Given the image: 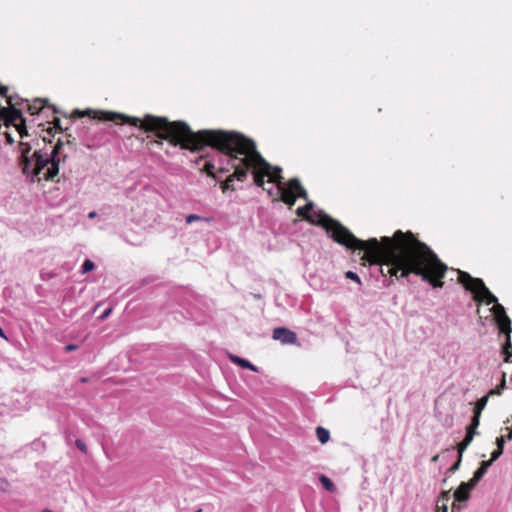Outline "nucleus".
<instances>
[{
    "label": "nucleus",
    "mask_w": 512,
    "mask_h": 512,
    "mask_svg": "<svg viewBox=\"0 0 512 512\" xmlns=\"http://www.w3.org/2000/svg\"><path fill=\"white\" fill-rule=\"evenodd\" d=\"M313 207L314 204L309 202L298 207L296 213L302 219L323 227L337 244L352 251L363 252L360 257L362 265H385L386 272L381 267L384 276L388 274L396 279H402L415 275L433 288H443L448 266L411 231L397 230L391 237L361 240L338 220L320 212L311 215Z\"/></svg>",
    "instance_id": "1"
},
{
    "label": "nucleus",
    "mask_w": 512,
    "mask_h": 512,
    "mask_svg": "<svg viewBox=\"0 0 512 512\" xmlns=\"http://www.w3.org/2000/svg\"><path fill=\"white\" fill-rule=\"evenodd\" d=\"M84 116H89L100 121L114 122L116 124H129L139 127L145 132H155L159 139L168 141L172 146H179L182 149L190 150L192 152L200 151L205 146H210L218 150L227 156L228 164L234 170L232 174L220 183L223 193L228 190H235V187L233 186V182L235 180L244 182L247 179L249 167L246 165L245 160H243V156L240 153L229 151L224 148L220 142V138L223 135H241V133L223 130H200L198 132H194L184 121L171 122L165 117L154 116L151 114H147L141 119L113 111L91 109L80 111L76 109L71 115L72 118H80Z\"/></svg>",
    "instance_id": "2"
},
{
    "label": "nucleus",
    "mask_w": 512,
    "mask_h": 512,
    "mask_svg": "<svg viewBox=\"0 0 512 512\" xmlns=\"http://www.w3.org/2000/svg\"><path fill=\"white\" fill-rule=\"evenodd\" d=\"M220 142L224 148L240 153L243 156L249 171H252L253 181L256 186L265 189V177L268 178V182L275 183L277 187L284 184L281 176L282 169L280 167H272L257 150L256 143L252 139L243 134L223 135L220 138Z\"/></svg>",
    "instance_id": "3"
},
{
    "label": "nucleus",
    "mask_w": 512,
    "mask_h": 512,
    "mask_svg": "<svg viewBox=\"0 0 512 512\" xmlns=\"http://www.w3.org/2000/svg\"><path fill=\"white\" fill-rule=\"evenodd\" d=\"M34 124L46 132L48 136H53V131L60 130V119L57 117L58 110L54 105L49 104L48 99L34 98Z\"/></svg>",
    "instance_id": "4"
},
{
    "label": "nucleus",
    "mask_w": 512,
    "mask_h": 512,
    "mask_svg": "<svg viewBox=\"0 0 512 512\" xmlns=\"http://www.w3.org/2000/svg\"><path fill=\"white\" fill-rule=\"evenodd\" d=\"M457 281L467 291L473 293V299L476 302H485L487 305H494L498 301L496 296L486 287L482 279L474 278L468 272L458 270Z\"/></svg>",
    "instance_id": "5"
},
{
    "label": "nucleus",
    "mask_w": 512,
    "mask_h": 512,
    "mask_svg": "<svg viewBox=\"0 0 512 512\" xmlns=\"http://www.w3.org/2000/svg\"><path fill=\"white\" fill-rule=\"evenodd\" d=\"M63 144L64 141L62 139H58L56 145L53 147L50 159H43L41 155L34 152V176H38V181H41L42 179L47 181L53 180L54 177L58 175L60 160L57 158V154Z\"/></svg>",
    "instance_id": "6"
},
{
    "label": "nucleus",
    "mask_w": 512,
    "mask_h": 512,
    "mask_svg": "<svg viewBox=\"0 0 512 512\" xmlns=\"http://www.w3.org/2000/svg\"><path fill=\"white\" fill-rule=\"evenodd\" d=\"M9 87L0 84V96L6 98L9 107L1 108V118L6 123L7 126L9 124H16L18 120H23V115L21 109H18L17 106L20 105L23 101L28 102V100H24L20 98L18 95H8Z\"/></svg>",
    "instance_id": "7"
},
{
    "label": "nucleus",
    "mask_w": 512,
    "mask_h": 512,
    "mask_svg": "<svg viewBox=\"0 0 512 512\" xmlns=\"http://www.w3.org/2000/svg\"><path fill=\"white\" fill-rule=\"evenodd\" d=\"M277 195L279 197L276 198V200L284 202L289 207H292L295 204L297 198H303L305 200L308 199V193L301 185L298 178H292L286 185L282 184L277 187Z\"/></svg>",
    "instance_id": "8"
},
{
    "label": "nucleus",
    "mask_w": 512,
    "mask_h": 512,
    "mask_svg": "<svg viewBox=\"0 0 512 512\" xmlns=\"http://www.w3.org/2000/svg\"><path fill=\"white\" fill-rule=\"evenodd\" d=\"M494 320L498 326L499 332L506 335V350L510 348V338H511V320L507 316L505 308L498 303V301L493 305L491 309Z\"/></svg>",
    "instance_id": "9"
},
{
    "label": "nucleus",
    "mask_w": 512,
    "mask_h": 512,
    "mask_svg": "<svg viewBox=\"0 0 512 512\" xmlns=\"http://www.w3.org/2000/svg\"><path fill=\"white\" fill-rule=\"evenodd\" d=\"M272 337L274 340L280 341L282 344H295L297 342L296 333L286 327L275 328L273 330Z\"/></svg>",
    "instance_id": "10"
},
{
    "label": "nucleus",
    "mask_w": 512,
    "mask_h": 512,
    "mask_svg": "<svg viewBox=\"0 0 512 512\" xmlns=\"http://www.w3.org/2000/svg\"><path fill=\"white\" fill-rule=\"evenodd\" d=\"M474 487L475 486L472 485L470 481L462 482L453 494L455 501H467L470 498V492Z\"/></svg>",
    "instance_id": "11"
},
{
    "label": "nucleus",
    "mask_w": 512,
    "mask_h": 512,
    "mask_svg": "<svg viewBox=\"0 0 512 512\" xmlns=\"http://www.w3.org/2000/svg\"><path fill=\"white\" fill-rule=\"evenodd\" d=\"M29 150L30 147L27 146V148L22 152L20 164L22 166L23 173L26 175L27 181L32 182V160L28 156Z\"/></svg>",
    "instance_id": "12"
},
{
    "label": "nucleus",
    "mask_w": 512,
    "mask_h": 512,
    "mask_svg": "<svg viewBox=\"0 0 512 512\" xmlns=\"http://www.w3.org/2000/svg\"><path fill=\"white\" fill-rule=\"evenodd\" d=\"M229 359L231 360V362H233L234 364H237L243 368H247V369H250L252 371H256V367L251 364L248 360L246 359H243V358H240L238 356H235V355H232L230 354L229 355Z\"/></svg>",
    "instance_id": "13"
},
{
    "label": "nucleus",
    "mask_w": 512,
    "mask_h": 512,
    "mask_svg": "<svg viewBox=\"0 0 512 512\" xmlns=\"http://www.w3.org/2000/svg\"><path fill=\"white\" fill-rule=\"evenodd\" d=\"M316 435H317V439L319 440V442L321 444L327 443L330 439L329 431L321 426L316 428Z\"/></svg>",
    "instance_id": "14"
},
{
    "label": "nucleus",
    "mask_w": 512,
    "mask_h": 512,
    "mask_svg": "<svg viewBox=\"0 0 512 512\" xmlns=\"http://www.w3.org/2000/svg\"><path fill=\"white\" fill-rule=\"evenodd\" d=\"M473 438L474 437L471 435V433H466L464 439L458 444L457 450H458V454H460V456L463 455V452L470 445V443L472 442Z\"/></svg>",
    "instance_id": "15"
},
{
    "label": "nucleus",
    "mask_w": 512,
    "mask_h": 512,
    "mask_svg": "<svg viewBox=\"0 0 512 512\" xmlns=\"http://www.w3.org/2000/svg\"><path fill=\"white\" fill-rule=\"evenodd\" d=\"M488 402V395L481 397L475 404L474 407V414H481L482 410L485 408L486 404Z\"/></svg>",
    "instance_id": "16"
},
{
    "label": "nucleus",
    "mask_w": 512,
    "mask_h": 512,
    "mask_svg": "<svg viewBox=\"0 0 512 512\" xmlns=\"http://www.w3.org/2000/svg\"><path fill=\"white\" fill-rule=\"evenodd\" d=\"M487 471L479 467L473 474V477L469 480L472 485L476 486L477 483L482 479V477L486 474Z\"/></svg>",
    "instance_id": "17"
},
{
    "label": "nucleus",
    "mask_w": 512,
    "mask_h": 512,
    "mask_svg": "<svg viewBox=\"0 0 512 512\" xmlns=\"http://www.w3.org/2000/svg\"><path fill=\"white\" fill-rule=\"evenodd\" d=\"M215 166L212 162L207 161L202 169L203 172H205L209 177L213 179H217V176L214 172Z\"/></svg>",
    "instance_id": "18"
},
{
    "label": "nucleus",
    "mask_w": 512,
    "mask_h": 512,
    "mask_svg": "<svg viewBox=\"0 0 512 512\" xmlns=\"http://www.w3.org/2000/svg\"><path fill=\"white\" fill-rule=\"evenodd\" d=\"M320 482L322 483L323 487L328 491H334L335 485L333 482L326 476L322 475L320 477Z\"/></svg>",
    "instance_id": "19"
},
{
    "label": "nucleus",
    "mask_w": 512,
    "mask_h": 512,
    "mask_svg": "<svg viewBox=\"0 0 512 512\" xmlns=\"http://www.w3.org/2000/svg\"><path fill=\"white\" fill-rule=\"evenodd\" d=\"M449 500H450V491H442L437 499L436 504L448 505Z\"/></svg>",
    "instance_id": "20"
},
{
    "label": "nucleus",
    "mask_w": 512,
    "mask_h": 512,
    "mask_svg": "<svg viewBox=\"0 0 512 512\" xmlns=\"http://www.w3.org/2000/svg\"><path fill=\"white\" fill-rule=\"evenodd\" d=\"M94 268H95L94 263L91 260L87 259L84 261V263L82 265V273L83 274L88 273V272L92 271Z\"/></svg>",
    "instance_id": "21"
},
{
    "label": "nucleus",
    "mask_w": 512,
    "mask_h": 512,
    "mask_svg": "<svg viewBox=\"0 0 512 512\" xmlns=\"http://www.w3.org/2000/svg\"><path fill=\"white\" fill-rule=\"evenodd\" d=\"M345 277L347 279H350L352 281H355L356 283H358L359 285H361V280L359 278V276L355 273V272H352V271H347L345 273Z\"/></svg>",
    "instance_id": "22"
},
{
    "label": "nucleus",
    "mask_w": 512,
    "mask_h": 512,
    "mask_svg": "<svg viewBox=\"0 0 512 512\" xmlns=\"http://www.w3.org/2000/svg\"><path fill=\"white\" fill-rule=\"evenodd\" d=\"M480 417H481V414H474L473 413V417H472V420H471V423H470L472 428H478V426L480 424Z\"/></svg>",
    "instance_id": "23"
},
{
    "label": "nucleus",
    "mask_w": 512,
    "mask_h": 512,
    "mask_svg": "<svg viewBox=\"0 0 512 512\" xmlns=\"http://www.w3.org/2000/svg\"><path fill=\"white\" fill-rule=\"evenodd\" d=\"M461 461H462V456H460V454H458L457 461L449 468L448 472L453 473V472L457 471L460 467Z\"/></svg>",
    "instance_id": "24"
},
{
    "label": "nucleus",
    "mask_w": 512,
    "mask_h": 512,
    "mask_svg": "<svg viewBox=\"0 0 512 512\" xmlns=\"http://www.w3.org/2000/svg\"><path fill=\"white\" fill-rule=\"evenodd\" d=\"M503 454V450L502 449H498L496 448V450H494L492 453H491V460L494 462L496 461L501 455Z\"/></svg>",
    "instance_id": "25"
},
{
    "label": "nucleus",
    "mask_w": 512,
    "mask_h": 512,
    "mask_svg": "<svg viewBox=\"0 0 512 512\" xmlns=\"http://www.w3.org/2000/svg\"><path fill=\"white\" fill-rule=\"evenodd\" d=\"M75 445L79 450H81L84 453H87V446L82 440H76Z\"/></svg>",
    "instance_id": "26"
},
{
    "label": "nucleus",
    "mask_w": 512,
    "mask_h": 512,
    "mask_svg": "<svg viewBox=\"0 0 512 512\" xmlns=\"http://www.w3.org/2000/svg\"><path fill=\"white\" fill-rule=\"evenodd\" d=\"M505 436H500L496 439V445L498 449L504 450V444H505Z\"/></svg>",
    "instance_id": "27"
},
{
    "label": "nucleus",
    "mask_w": 512,
    "mask_h": 512,
    "mask_svg": "<svg viewBox=\"0 0 512 512\" xmlns=\"http://www.w3.org/2000/svg\"><path fill=\"white\" fill-rule=\"evenodd\" d=\"M503 353L506 355L505 361H508L510 357H512V345L510 344V348L506 350V343L503 346Z\"/></svg>",
    "instance_id": "28"
},
{
    "label": "nucleus",
    "mask_w": 512,
    "mask_h": 512,
    "mask_svg": "<svg viewBox=\"0 0 512 512\" xmlns=\"http://www.w3.org/2000/svg\"><path fill=\"white\" fill-rule=\"evenodd\" d=\"M493 464V461L491 459L489 460H486V461H482L480 463V466L482 469H484L485 471L488 470V468Z\"/></svg>",
    "instance_id": "29"
},
{
    "label": "nucleus",
    "mask_w": 512,
    "mask_h": 512,
    "mask_svg": "<svg viewBox=\"0 0 512 512\" xmlns=\"http://www.w3.org/2000/svg\"><path fill=\"white\" fill-rule=\"evenodd\" d=\"M198 220H200V217L198 215H196V214H190V215H188L186 217V222L188 224H190V223H192L194 221H198Z\"/></svg>",
    "instance_id": "30"
},
{
    "label": "nucleus",
    "mask_w": 512,
    "mask_h": 512,
    "mask_svg": "<svg viewBox=\"0 0 512 512\" xmlns=\"http://www.w3.org/2000/svg\"><path fill=\"white\" fill-rule=\"evenodd\" d=\"M436 512H448V505L436 504Z\"/></svg>",
    "instance_id": "31"
},
{
    "label": "nucleus",
    "mask_w": 512,
    "mask_h": 512,
    "mask_svg": "<svg viewBox=\"0 0 512 512\" xmlns=\"http://www.w3.org/2000/svg\"><path fill=\"white\" fill-rule=\"evenodd\" d=\"M24 121H25V119L23 118V120H18L16 122V124H14L17 127V129L19 130L20 133H22L21 132V129H22L21 126L24 124ZM21 137H24V134H21Z\"/></svg>",
    "instance_id": "32"
},
{
    "label": "nucleus",
    "mask_w": 512,
    "mask_h": 512,
    "mask_svg": "<svg viewBox=\"0 0 512 512\" xmlns=\"http://www.w3.org/2000/svg\"><path fill=\"white\" fill-rule=\"evenodd\" d=\"M77 348H78V346L75 345V344H68V345L65 346L64 349H65L66 352H70V351L76 350Z\"/></svg>",
    "instance_id": "33"
},
{
    "label": "nucleus",
    "mask_w": 512,
    "mask_h": 512,
    "mask_svg": "<svg viewBox=\"0 0 512 512\" xmlns=\"http://www.w3.org/2000/svg\"><path fill=\"white\" fill-rule=\"evenodd\" d=\"M112 312V308H108L106 309L103 314L100 316V319L104 320L105 318H107Z\"/></svg>",
    "instance_id": "34"
},
{
    "label": "nucleus",
    "mask_w": 512,
    "mask_h": 512,
    "mask_svg": "<svg viewBox=\"0 0 512 512\" xmlns=\"http://www.w3.org/2000/svg\"><path fill=\"white\" fill-rule=\"evenodd\" d=\"M505 430L507 431V434L504 435L505 436V439L506 440H511L512 439V430L511 428L509 427H506Z\"/></svg>",
    "instance_id": "35"
},
{
    "label": "nucleus",
    "mask_w": 512,
    "mask_h": 512,
    "mask_svg": "<svg viewBox=\"0 0 512 512\" xmlns=\"http://www.w3.org/2000/svg\"><path fill=\"white\" fill-rule=\"evenodd\" d=\"M476 429H477V428H472V426H471V425H469V426L467 427V429H466V433H471V435L474 437V436H475V434H476Z\"/></svg>",
    "instance_id": "36"
},
{
    "label": "nucleus",
    "mask_w": 512,
    "mask_h": 512,
    "mask_svg": "<svg viewBox=\"0 0 512 512\" xmlns=\"http://www.w3.org/2000/svg\"><path fill=\"white\" fill-rule=\"evenodd\" d=\"M462 506L460 504L453 503L452 504V512H458L460 511Z\"/></svg>",
    "instance_id": "37"
},
{
    "label": "nucleus",
    "mask_w": 512,
    "mask_h": 512,
    "mask_svg": "<svg viewBox=\"0 0 512 512\" xmlns=\"http://www.w3.org/2000/svg\"><path fill=\"white\" fill-rule=\"evenodd\" d=\"M74 142H75V138H74V137H72L70 134H67V135H66V143H67V144H72V143H74Z\"/></svg>",
    "instance_id": "38"
},
{
    "label": "nucleus",
    "mask_w": 512,
    "mask_h": 512,
    "mask_svg": "<svg viewBox=\"0 0 512 512\" xmlns=\"http://www.w3.org/2000/svg\"><path fill=\"white\" fill-rule=\"evenodd\" d=\"M0 337H1V338H4V339H6V338H7V337H6V335H5V332H4V330L2 329V327H1V326H0Z\"/></svg>",
    "instance_id": "39"
},
{
    "label": "nucleus",
    "mask_w": 512,
    "mask_h": 512,
    "mask_svg": "<svg viewBox=\"0 0 512 512\" xmlns=\"http://www.w3.org/2000/svg\"><path fill=\"white\" fill-rule=\"evenodd\" d=\"M97 215V213L95 211H91L89 214H88V217L89 218H95Z\"/></svg>",
    "instance_id": "40"
},
{
    "label": "nucleus",
    "mask_w": 512,
    "mask_h": 512,
    "mask_svg": "<svg viewBox=\"0 0 512 512\" xmlns=\"http://www.w3.org/2000/svg\"><path fill=\"white\" fill-rule=\"evenodd\" d=\"M228 171H229V169H226V168H223V167L218 169L219 173H225V172H228Z\"/></svg>",
    "instance_id": "41"
},
{
    "label": "nucleus",
    "mask_w": 512,
    "mask_h": 512,
    "mask_svg": "<svg viewBox=\"0 0 512 512\" xmlns=\"http://www.w3.org/2000/svg\"><path fill=\"white\" fill-rule=\"evenodd\" d=\"M80 381H81L82 383H86V382H88V379H87L86 377H82V378L80 379Z\"/></svg>",
    "instance_id": "42"
},
{
    "label": "nucleus",
    "mask_w": 512,
    "mask_h": 512,
    "mask_svg": "<svg viewBox=\"0 0 512 512\" xmlns=\"http://www.w3.org/2000/svg\"><path fill=\"white\" fill-rule=\"evenodd\" d=\"M152 143H155V144H157V145H162V142H161V141H158V140H155V141H153Z\"/></svg>",
    "instance_id": "43"
},
{
    "label": "nucleus",
    "mask_w": 512,
    "mask_h": 512,
    "mask_svg": "<svg viewBox=\"0 0 512 512\" xmlns=\"http://www.w3.org/2000/svg\"><path fill=\"white\" fill-rule=\"evenodd\" d=\"M267 192L269 195H273V190L272 189H267Z\"/></svg>",
    "instance_id": "44"
},
{
    "label": "nucleus",
    "mask_w": 512,
    "mask_h": 512,
    "mask_svg": "<svg viewBox=\"0 0 512 512\" xmlns=\"http://www.w3.org/2000/svg\"><path fill=\"white\" fill-rule=\"evenodd\" d=\"M42 138H43V141H45V142L47 141V136L43 135Z\"/></svg>",
    "instance_id": "45"
},
{
    "label": "nucleus",
    "mask_w": 512,
    "mask_h": 512,
    "mask_svg": "<svg viewBox=\"0 0 512 512\" xmlns=\"http://www.w3.org/2000/svg\"><path fill=\"white\" fill-rule=\"evenodd\" d=\"M437 459H438L437 455L432 458L433 461H436Z\"/></svg>",
    "instance_id": "46"
},
{
    "label": "nucleus",
    "mask_w": 512,
    "mask_h": 512,
    "mask_svg": "<svg viewBox=\"0 0 512 512\" xmlns=\"http://www.w3.org/2000/svg\"><path fill=\"white\" fill-rule=\"evenodd\" d=\"M494 393H495V390H491V391L489 392V394H494Z\"/></svg>",
    "instance_id": "47"
},
{
    "label": "nucleus",
    "mask_w": 512,
    "mask_h": 512,
    "mask_svg": "<svg viewBox=\"0 0 512 512\" xmlns=\"http://www.w3.org/2000/svg\"><path fill=\"white\" fill-rule=\"evenodd\" d=\"M195 512H203V510L201 508H199L197 511Z\"/></svg>",
    "instance_id": "48"
}]
</instances>
